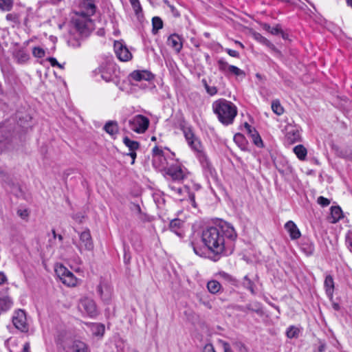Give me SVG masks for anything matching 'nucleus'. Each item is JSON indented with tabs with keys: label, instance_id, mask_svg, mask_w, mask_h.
I'll list each match as a JSON object with an SVG mask.
<instances>
[{
	"label": "nucleus",
	"instance_id": "f257e3e1",
	"mask_svg": "<svg viewBox=\"0 0 352 352\" xmlns=\"http://www.w3.org/2000/svg\"><path fill=\"white\" fill-rule=\"evenodd\" d=\"M237 236L234 227L229 223L221 222L218 226L210 227L203 232L202 240L208 248L216 254H230Z\"/></svg>",
	"mask_w": 352,
	"mask_h": 352
},
{
	"label": "nucleus",
	"instance_id": "f03ea898",
	"mask_svg": "<svg viewBox=\"0 0 352 352\" xmlns=\"http://www.w3.org/2000/svg\"><path fill=\"white\" fill-rule=\"evenodd\" d=\"M212 109L219 120L226 125L232 123L237 114L236 107L230 101L225 99H219L214 101L212 104Z\"/></svg>",
	"mask_w": 352,
	"mask_h": 352
},
{
	"label": "nucleus",
	"instance_id": "7ed1b4c3",
	"mask_svg": "<svg viewBox=\"0 0 352 352\" xmlns=\"http://www.w3.org/2000/svg\"><path fill=\"white\" fill-rule=\"evenodd\" d=\"M54 271L56 276L65 285L76 287L78 284L79 279L63 264H56L54 267Z\"/></svg>",
	"mask_w": 352,
	"mask_h": 352
},
{
	"label": "nucleus",
	"instance_id": "20e7f679",
	"mask_svg": "<svg viewBox=\"0 0 352 352\" xmlns=\"http://www.w3.org/2000/svg\"><path fill=\"white\" fill-rule=\"evenodd\" d=\"M183 133L188 144L190 148L197 153L200 160H206V157L203 153V146L199 140L195 135L191 128L184 127Z\"/></svg>",
	"mask_w": 352,
	"mask_h": 352
},
{
	"label": "nucleus",
	"instance_id": "39448f33",
	"mask_svg": "<svg viewBox=\"0 0 352 352\" xmlns=\"http://www.w3.org/2000/svg\"><path fill=\"white\" fill-rule=\"evenodd\" d=\"M72 23L81 34L87 35L93 29V21L89 16L75 14Z\"/></svg>",
	"mask_w": 352,
	"mask_h": 352
},
{
	"label": "nucleus",
	"instance_id": "423d86ee",
	"mask_svg": "<svg viewBox=\"0 0 352 352\" xmlns=\"http://www.w3.org/2000/svg\"><path fill=\"white\" fill-rule=\"evenodd\" d=\"M12 320L13 325L16 329L23 333L28 332L30 324L26 313L23 309H19L14 311Z\"/></svg>",
	"mask_w": 352,
	"mask_h": 352
},
{
	"label": "nucleus",
	"instance_id": "0eeeda50",
	"mask_svg": "<svg viewBox=\"0 0 352 352\" xmlns=\"http://www.w3.org/2000/svg\"><path fill=\"white\" fill-rule=\"evenodd\" d=\"M130 129L138 133H144L149 125V120L142 115H137L129 120Z\"/></svg>",
	"mask_w": 352,
	"mask_h": 352
},
{
	"label": "nucleus",
	"instance_id": "6e6552de",
	"mask_svg": "<svg viewBox=\"0 0 352 352\" xmlns=\"http://www.w3.org/2000/svg\"><path fill=\"white\" fill-rule=\"evenodd\" d=\"M79 309L91 318H94L98 314V311L95 301L87 297H85L80 300Z\"/></svg>",
	"mask_w": 352,
	"mask_h": 352
},
{
	"label": "nucleus",
	"instance_id": "1a4fd4ad",
	"mask_svg": "<svg viewBox=\"0 0 352 352\" xmlns=\"http://www.w3.org/2000/svg\"><path fill=\"white\" fill-rule=\"evenodd\" d=\"M164 173L166 177L175 182H181L186 177V172L181 166L177 164L167 168Z\"/></svg>",
	"mask_w": 352,
	"mask_h": 352
},
{
	"label": "nucleus",
	"instance_id": "9d476101",
	"mask_svg": "<svg viewBox=\"0 0 352 352\" xmlns=\"http://www.w3.org/2000/svg\"><path fill=\"white\" fill-rule=\"evenodd\" d=\"M113 72V65L110 63L101 65L94 71L95 76H99L105 82H109L112 80Z\"/></svg>",
	"mask_w": 352,
	"mask_h": 352
},
{
	"label": "nucleus",
	"instance_id": "9b49d317",
	"mask_svg": "<svg viewBox=\"0 0 352 352\" xmlns=\"http://www.w3.org/2000/svg\"><path fill=\"white\" fill-rule=\"evenodd\" d=\"M153 166L160 170H165L167 165L166 159L163 155V152L162 150L159 149L157 147H155L153 149Z\"/></svg>",
	"mask_w": 352,
	"mask_h": 352
},
{
	"label": "nucleus",
	"instance_id": "f8f14e48",
	"mask_svg": "<svg viewBox=\"0 0 352 352\" xmlns=\"http://www.w3.org/2000/svg\"><path fill=\"white\" fill-rule=\"evenodd\" d=\"M80 10L75 14L92 16L96 12L95 0H82L79 5Z\"/></svg>",
	"mask_w": 352,
	"mask_h": 352
},
{
	"label": "nucleus",
	"instance_id": "ddd939ff",
	"mask_svg": "<svg viewBox=\"0 0 352 352\" xmlns=\"http://www.w3.org/2000/svg\"><path fill=\"white\" fill-rule=\"evenodd\" d=\"M114 50L118 58L122 61H128L132 58V54L129 49L120 41L114 43Z\"/></svg>",
	"mask_w": 352,
	"mask_h": 352
},
{
	"label": "nucleus",
	"instance_id": "4468645a",
	"mask_svg": "<svg viewBox=\"0 0 352 352\" xmlns=\"http://www.w3.org/2000/svg\"><path fill=\"white\" fill-rule=\"evenodd\" d=\"M98 292L103 302L109 303L112 298L113 289L109 283L101 281L98 286Z\"/></svg>",
	"mask_w": 352,
	"mask_h": 352
},
{
	"label": "nucleus",
	"instance_id": "2eb2a0df",
	"mask_svg": "<svg viewBox=\"0 0 352 352\" xmlns=\"http://www.w3.org/2000/svg\"><path fill=\"white\" fill-rule=\"evenodd\" d=\"M78 249L80 252L82 250L91 251L94 249V243L89 231H84L80 234Z\"/></svg>",
	"mask_w": 352,
	"mask_h": 352
},
{
	"label": "nucleus",
	"instance_id": "dca6fc26",
	"mask_svg": "<svg viewBox=\"0 0 352 352\" xmlns=\"http://www.w3.org/2000/svg\"><path fill=\"white\" fill-rule=\"evenodd\" d=\"M224 352H247V349L241 342L234 341L231 344L220 340Z\"/></svg>",
	"mask_w": 352,
	"mask_h": 352
},
{
	"label": "nucleus",
	"instance_id": "f3484780",
	"mask_svg": "<svg viewBox=\"0 0 352 352\" xmlns=\"http://www.w3.org/2000/svg\"><path fill=\"white\" fill-rule=\"evenodd\" d=\"M153 78V74L148 70H135L129 74L130 80L136 82L142 80L148 81Z\"/></svg>",
	"mask_w": 352,
	"mask_h": 352
},
{
	"label": "nucleus",
	"instance_id": "a211bd4d",
	"mask_svg": "<svg viewBox=\"0 0 352 352\" xmlns=\"http://www.w3.org/2000/svg\"><path fill=\"white\" fill-rule=\"evenodd\" d=\"M167 44L172 47L177 53H179L183 47L182 38L177 34H173L169 36L167 40Z\"/></svg>",
	"mask_w": 352,
	"mask_h": 352
},
{
	"label": "nucleus",
	"instance_id": "6ab92c4d",
	"mask_svg": "<svg viewBox=\"0 0 352 352\" xmlns=\"http://www.w3.org/2000/svg\"><path fill=\"white\" fill-rule=\"evenodd\" d=\"M285 141L289 144H292L300 140V134L297 129L289 126L286 129Z\"/></svg>",
	"mask_w": 352,
	"mask_h": 352
},
{
	"label": "nucleus",
	"instance_id": "aec40b11",
	"mask_svg": "<svg viewBox=\"0 0 352 352\" xmlns=\"http://www.w3.org/2000/svg\"><path fill=\"white\" fill-rule=\"evenodd\" d=\"M244 127L252 138V140L253 141L254 144L257 146L258 147H263V141L261 140V136L259 135L258 133L256 131V130L254 128H252L248 123L245 122L244 124Z\"/></svg>",
	"mask_w": 352,
	"mask_h": 352
},
{
	"label": "nucleus",
	"instance_id": "412c9836",
	"mask_svg": "<svg viewBox=\"0 0 352 352\" xmlns=\"http://www.w3.org/2000/svg\"><path fill=\"white\" fill-rule=\"evenodd\" d=\"M285 228L289 232L292 239H297L300 238L301 235L300 232L292 221H287L285 225Z\"/></svg>",
	"mask_w": 352,
	"mask_h": 352
},
{
	"label": "nucleus",
	"instance_id": "4be33fe9",
	"mask_svg": "<svg viewBox=\"0 0 352 352\" xmlns=\"http://www.w3.org/2000/svg\"><path fill=\"white\" fill-rule=\"evenodd\" d=\"M324 287L327 296L332 298L334 292V281L331 275L325 276Z\"/></svg>",
	"mask_w": 352,
	"mask_h": 352
},
{
	"label": "nucleus",
	"instance_id": "5701e85b",
	"mask_svg": "<svg viewBox=\"0 0 352 352\" xmlns=\"http://www.w3.org/2000/svg\"><path fill=\"white\" fill-rule=\"evenodd\" d=\"M14 59L19 64H25L30 59L29 54L23 50H18L14 53Z\"/></svg>",
	"mask_w": 352,
	"mask_h": 352
},
{
	"label": "nucleus",
	"instance_id": "b1692460",
	"mask_svg": "<svg viewBox=\"0 0 352 352\" xmlns=\"http://www.w3.org/2000/svg\"><path fill=\"white\" fill-rule=\"evenodd\" d=\"M183 226V222L179 219H173L170 223V230L179 236H182V232L181 228Z\"/></svg>",
	"mask_w": 352,
	"mask_h": 352
},
{
	"label": "nucleus",
	"instance_id": "393cba45",
	"mask_svg": "<svg viewBox=\"0 0 352 352\" xmlns=\"http://www.w3.org/2000/svg\"><path fill=\"white\" fill-rule=\"evenodd\" d=\"M104 130L111 136L118 134V125L116 121H109L104 126Z\"/></svg>",
	"mask_w": 352,
	"mask_h": 352
},
{
	"label": "nucleus",
	"instance_id": "a878e982",
	"mask_svg": "<svg viewBox=\"0 0 352 352\" xmlns=\"http://www.w3.org/2000/svg\"><path fill=\"white\" fill-rule=\"evenodd\" d=\"M293 151L296 154L298 160L304 161L306 159L307 151L303 145L298 144L294 146L293 148Z\"/></svg>",
	"mask_w": 352,
	"mask_h": 352
},
{
	"label": "nucleus",
	"instance_id": "bb28decb",
	"mask_svg": "<svg viewBox=\"0 0 352 352\" xmlns=\"http://www.w3.org/2000/svg\"><path fill=\"white\" fill-rule=\"evenodd\" d=\"M342 217V211L339 206L331 208V222L335 223Z\"/></svg>",
	"mask_w": 352,
	"mask_h": 352
},
{
	"label": "nucleus",
	"instance_id": "cd10ccee",
	"mask_svg": "<svg viewBox=\"0 0 352 352\" xmlns=\"http://www.w3.org/2000/svg\"><path fill=\"white\" fill-rule=\"evenodd\" d=\"M13 305L12 299L9 297L0 298V311L6 312L11 309Z\"/></svg>",
	"mask_w": 352,
	"mask_h": 352
},
{
	"label": "nucleus",
	"instance_id": "c85d7f7f",
	"mask_svg": "<svg viewBox=\"0 0 352 352\" xmlns=\"http://www.w3.org/2000/svg\"><path fill=\"white\" fill-rule=\"evenodd\" d=\"M91 330L95 336L102 337L104 333V326L100 323H93L91 325Z\"/></svg>",
	"mask_w": 352,
	"mask_h": 352
},
{
	"label": "nucleus",
	"instance_id": "c756f323",
	"mask_svg": "<svg viewBox=\"0 0 352 352\" xmlns=\"http://www.w3.org/2000/svg\"><path fill=\"white\" fill-rule=\"evenodd\" d=\"M71 352H87L86 344L80 341H75L71 346Z\"/></svg>",
	"mask_w": 352,
	"mask_h": 352
},
{
	"label": "nucleus",
	"instance_id": "7c9ffc66",
	"mask_svg": "<svg viewBox=\"0 0 352 352\" xmlns=\"http://www.w3.org/2000/svg\"><path fill=\"white\" fill-rule=\"evenodd\" d=\"M208 291L212 294H217L221 288V284L217 280H210L207 284Z\"/></svg>",
	"mask_w": 352,
	"mask_h": 352
},
{
	"label": "nucleus",
	"instance_id": "2f4dec72",
	"mask_svg": "<svg viewBox=\"0 0 352 352\" xmlns=\"http://www.w3.org/2000/svg\"><path fill=\"white\" fill-rule=\"evenodd\" d=\"M123 142L131 151H136L139 148L140 146L139 142L137 141L131 140L128 137L124 138Z\"/></svg>",
	"mask_w": 352,
	"mask_h": 352
},
{
	"label": "nucleus",
	"instance_id": "473e14b6",
	"mask_svg": "<svg viewBox=\"0 0 352 352\" xmlns=\"http://www.w3.org/2000/svg\"><path fill=\"white\" fill-rule=\"evenodd\" d=\"M272 109L278 116H280L284 113V109L278 100L272 101Z\"/></svg>",
	"mask_w": 352,
	"mask_h": 352
},
{
	"label": "nucleus",
	"instance_id": "72a5a7b5",
	"mask_svg": "<svg viewBox=\"0 0 352 352\" xmlns=\"http://www.w3.org/2000/svg\"><path fill=\"white\" fill-rule=\"evenodd\" d=\"M14 0H0V10L10 11L13 6Z\"/></svg>",
	"mask_w": 352,
	"mask_h": 352
},
{
	"label": "nucleus",
	"instance_id": "f704fd0d",
	"mask_svg": "<svg viewBox=\"0 0 352 352\" xmlns=\"http://www.w3.org/2000/svg\"><path fill=\"white\" fill-rule=\"evenodd\" d=\"M299 333L300 330L298 328L294 326H291L287 330L286 334L289 338H294L298 337Z\"/></svg>",
	"mask_w": 352,
	"mask_h": 352
},
{
	"label": "nucleus",
	"instance_id": "c9c22d12",
	"mask_svg": "<svg viewBox=\"0 0 352 352\" xmlns=\"http://www.w3.org/2000/svg\"><path fill=\"white\" fill-rule=\"evenodd\" d=\"M228 72L236 76H241L242 78H244L245 76L244 71L234 65L229 67Z\"/></svg>",
	"mask_w": 352,
	"mask_h": 352
},
{
	"label": "nucleus",
	"instance_id": "e433bc0d",
	"mask_svg": "<svg viewBox=\"0 0 352 352\" xmlns=\"http://www.w3.org/2000/svg\"><path fill=\"white\" fill-rule=\"evenodd\" d=\"M153 31L157 32L159 30L162 29L163 27V23L162 19L160 17L155 16L152 19Z\"/></svg>",
	"mask_w": 352,
	"mask_h": 352
},
{
	"label": "nucleus",
	"instance_id": "4c0bfd02",
	"mask_svg": "<svg viewBox=\"0 0 352 352\" xmlns=\"http://www.w3.org/2000/svg\"><path fill=\"white\" fill-rule=\"evenodd\" d=\"M202 82L204 85V87L207 91V93L210 96H214L217 93V89L214 86H209L207 84V82L206 80H202Z\"/></svg>",
	"mask_w": 352,
	"mask_h": 352
},
{
	"label": "nucleus",
	"instance_id": "58836bf2",
	"mask_svg": "<svg viewBox=\"0 0 352 352\" xmlns=\"http://www.w3.org/2000/svg\"><path fill=\"white\" fill-rule=\"evenodd\" d=\"M32 54L36 58H43L45 55V50L40 47H34L32 50Z\"/></svg>",
	"mask_w": 352,
	"mask_h": 352
},
{
	"label": "nucleus",
	"instance_id": "ea45409f",
	"mask_svg": "<svg viewBox=\"0 0 352 352\" xmlns=\"http://www.w3.org/2000/svg\"><path fill=\"white\" fill-rule=\"evenodd\" d=\"M234 140L240 146H245V137L242 134H241V133L236 134L234 136Z\"/></svg>",
	"mask_w": 352,
	"mask_h": 352
},
{
	"label": "nucleus",
	"instance_id": "a19ab883",
	"mask_svg": "<svg viewBox=\"0 0 352 352\" xmlns=\"http://www.w3.org/2000/svg\"><path fill=\"white\" fill-rule=\"evenodd\" d=\"M6 19L8 21L15 24L19 22V16L16 13H9L6 15Z\"/></svg>",
	"mask_w": 352,
	"mask_h": 352
},
{
	"label": "nucleus",
	"instance_id": "79ce46f5",
	"mask_svg": "<svg viewBox=\"0 0 352 352\" xmlns=\"http://www.w3.org/2000/svg\"><path fill=\"white\" fill-rule=\"evenodd\" d=\"M243 285L244 287L249 289L252 294H254L253 283L250 280V278H248L247 276L244 277Z\"/></svg>",
	"mask_w": 352,
	"mask_h": 352
},
{
	"label": "nucleus",
	"instance_id": "37998d69",
	"mask_svg": "<svg viewBox=\"0 0 352 352\" xmlns=\"http://www.w3.org/2000/svg\"><path fill=\"white\" fill-rule=\"evenodd\" d=\"M254 38L258 41L259 42L267 45V46H273V45L267 40L266 38L263 36L261 34L256 33L254 34Z\"/></svg>",
	"mask_w": 352,
	"mask_h": 352
},
{
	"label": "nucleus",
	"instance_id": "c03bdc74",
	"mask_svg": "<svg viewBox=\"0 0 352 352\" xmlns=\"http://www.w3.org/2000/svg\"><path fill=\"white\" fill-rule=\"evenodd\" d=\"M218 65H219V70H221V72H228L229 67L231 66L223 60H219L218 61Z\"/></svg>",
	"mask_w": 352,
	"mask_h": 352
},
{
	"label": "nucleus",
	"instance_id": "a18cd8bd",
	"mask_svg": "<svg viewBox=\"0 0 352 352\" xmlns=\"http://www.w3.org/2000/svg\"><path fill=\"white\" fill-rule=\"evenodd\" d=\"M47 60L50 62V65L52 67L56 66L61 69L64 68L63 65L62 64H60L55 58L50 57L47 58Z\"/></svg>",
	"mask_w": 352,
	"mask_h": 352
},
{
	"label": "nucleus",
	"instance_id": "49530a36",
	"mask_svg": "<svg viewBox=\"0 0 352 352\" xmlns=\"http://www.w3.org/2000/svg\"><path fill=\"white\" fill-rule=\"evenodd\" d=\"M265 29L271 34L274 35L278 34L281 32L280 28L278 25L274 28H271L270 25H265Z\"/></svg>",
	"mask_w": 352,
	"mask_h": 352
},
{
	"label": "nucleus",
	"instance_id": "de8ad7c7",
	"mask_svg": "<svg viewBox=\"0 0 352 352\" xmlns=\"http://www.w3.org/2000/svg\"><path fill=\"white\" fill-rule=\"evenodd\" d=\"M168 187L173 194H177L178 195H181L182 194L183 190L181 187L175 186L172 184H170Z\"/></svg>",
	"mask_w": 352,
	"mask_h": 352
},
{
	"label": "nucleus",
	"instance_id": "09e8293b",
	"mask_svg": "<svg viewBox=\"0 0 352 352\" xmlns=\"http://www.w3.org/2000/svg\"><path fill=\"white\" fill-rule=\"evenodd\" d=\"M317 201L322 206H327L330 204V201L328 199L322 196L318 198Z\"/></svg>",
	"mask_w": 352,
	"mask_h": 352
},
{
	"label": "nucleus",
	"instance_id": "8fccbe9b",
	"mask_svg": "<svg viewBox=\"0 0 352 352\" xmlns=\"http://www.w3.org/2000/svg\"><path fill=\"white\" fill-rule=\"evenodd\" d=\"M130 209L134 214H139L141 213V208L138 204L134 203L131 204Z\"/></svg>",
	"mask_w": 352,
	"mask_h": 352
},
{
	"label": "nucleus",
	"instance_id": "3c124183",
	"mask_svg": "<svg viewBox=\"0 0 352 352\" xmlns=\"http://www.w3.org/2000/svg\"><path fill=\"white\" fill-rule=\"evenodd\" d=\"M17 214L23 219H26L29 216V212L26 209H19Z\"/></svg>",
	"mask_w": 352,
	"mask_h": 352
},
{
	"label": "nucleus",
	"instance_id": "603ef678",
	"mask_svg": "<svg viewBox=\"0 0 352 352\" xmlns=\"http://www.w3.org/2000/svg\"><path fill=\"white\" fill-rule=\"evenodd\" d=\"M131 6L136 15H138L140 12H142V10L140 1L135 3Z\"/></svg>",
	"mask_w": 352,
	"mask_h": 352
},
{
	"label": "nucleus",
	"instance_id": "864d4df0",
	"mask_svg": "<svg viewBox=\"0 0 352 352\" xmlns=\"http://www.w3.org/2000/svg\"><path fill=\"white\" fill-rule=\"evenodd\" d=\"M219 276L222 278H223V279H225V280H226L228 281H232L233 280L232 277L230 274H227V273H226L224 272H220L219 273Z\"/></svg>",
	"mask_w": 352,
	"mask_h": 352
},
{
	"label": "nucleus",
	"instance_id": "5fc2aeb1",
	"mask_svg": "<svg viewBox=\"0 0 352 352\" xmlns=\"http://www.w3.org/2000/svg\"><path fill=\"white\" fill-rule=\"evenodd\" d=\"M203 352H215V351L212 344H207L204 347Z\"/></svg>",
	"mask_w": 352,
	"mask_h": 352
},
{
	"label": "nucleus",
	"instance_id": "6e6d98bb",
	"mask_svg": "<svg viewBox=\"0 0 352 352\" xmlns=\"http://www.w3.org/2000/svg\"><path fill=\"white\" fill-rule=\"evenodd\" d=\"M226 52L230 56L232 57H238L239 56V52L236 50L226 49Z\"/></svg>",
	"mask_w": 352,
	"mask_h": 352
},
{
	"label": "nucleus",
	"instance_id": "4d7b16f0",
	"mask_svg": "<svg viewBox=\"0 0 352 352\" xmlns=\"http://www.w3.org/2000/svg\"><path fill=\"white\" fill-rule=\"evenodd\" d=\"M20 352H30V344L29 342H25L23 346L21 351Z\"/></svg>",
	"mask_w": 352,
	"mask_h": 352
},
{
	"label": "nucleus",
	"instance_id": "13d9d810",
	"mask_svg": "<svg viewBox=\"0 0 352 352\" xmlns=\"http://www.w3.org/2000/svg\"><path fill=\"white\" fill-rule=\"evenodd\" d=\"M346 243L352 252V233H350L347 237Z\"/></svg>",
	"mask_w": 352,
	"mask_h": 352
},
{
	"label": "nucleus",
	"instance_id": "bf43d9fd",
	"mask_svg": "<svg viewBox=\"0 0 352 352\" xmlns=\"http://www.w3.org/2000/svg\"><path fill=\"white\" fill-rule=\"evenodd\" d=\"M6 276L3 272H0V285H3L6 282Z\"/></svg>",
	"mask_w": 352,
	"mask_h": 352
},
{
	"label": "nucleus",
	"instance_id": "052dcab7",
	"mask_svg": "<svg viewBox=\"0 0 352 352\" xmlns=\"http://www.w3.org/2000/svg\"><path fill=\"white\" fill-rule=\"evenodd\" d=\"M128 155L132 158L131 164H133L135 162V159L136 157L135 151H131Z\"/></svg>",
	"mask_w": 352,
	"mask_h": 352
},
{
	"label": "nucleus",
	"instance_id": "680f3d73",
	"mask_svg": "<svg viewBox=\"0 0 352 352\" xmlns=\"http://www.w3.org/2000/svg\"><path fill=\"white\" fill-rule=\"evenodd\" d=\"M325 349V344L322 343L319 347H318V351L319 352H323Z\"/></svg>",
	"mask_w": 352,
	"mask_h": 352
},
{
	"label": "nucleus",
	"instance_id": "e2e57ef3",
	"mask_svg": "<svg viewBox=\"0 0 352 352\" xmlns=\"http://www.w3.org/2000/svg\"><path fill=\"white\" fill-rule=\"evenodd\" d=\"M256 77L257 79H258L259 80H264V78L263 77V76L258 73H257L256 74Z\"/></svg>",
	"mask_w": 352,
	"mask_h": 352
},
{
	"label": "nucleus",
	"instance_id": "0e129e2a",
	"mask_svg": "<svg viewBox=\"0 0 352 352\" xmlns=\"http://www.w3.org/2000/svg\"><path fill=\"white\" fill-rule=\"evenodd\" d=\"M346 3L349 6L352 7V0H346Z\"/></svg>",
	"mask_w": 352,
	"mask_h": 352
},
{
	"label": "nucleus",
	"instance_id": "69168bd1",
	"mask_svg": "<svg viewBox=\"0 0 352 352\" xmlns=\"http://www.w3.org/2000/svg\"><path fill=\"white\" fill-rule=\"evenodd\" d=\"M193 250L196 254H199V251L197 250L195 247L193 246Z\"/></svg>",
	"mask_w": 352,
	"mask_h": 352
},
{
	"label": "nucleus",
	"instance_id": "338daca9",
	"mask_svg": "<svg viewBox=\"0 0 352 352\" xmlns=\"http://www.w3.org/2000/svg\"><path fill=\"white\" fill-rule=\"evenodd\" d=\"M129 1H130V3L131 5L139 1V0H129Z\"/></svg>",
	"mask_w": 352,
	"mask_h": 352
},
{
	"label": "nucleus",
	"instance_id": "774afa93",
	"mask_svg": "<svg viewBox=\"0 0 352 352\" xmlns=\"http://www.w3.org/2000/svg\"><path fill=\"white\" fill-rule=\"evenodd\" d=\"M170 10H171V11H172L173 12H175V7H174V6H170Z\"/></svg>",
	"mask_w": 352,
	"mask_h": 352
}]
</instances>
